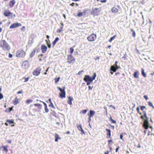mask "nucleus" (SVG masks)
<instances>
[{"mask_svg":"<svg viewBox=\"0 0 154 154\" xmlns=\"http://www.w3.org/2000/svg\"><path fill=\"white\" fill-rule=\"evenodd\" d=\"M0 47L4 51H9L11 47L8 43L5 40H1L0 41Z\"/></svg>","mask_w":154,"mask_h":154,"instance_id":"f257e3e1","label":"nucleus"},{"mask_svg":"<svg viewBox=\"0 0 154 154\" xmlns=\"http://www.w3.org/2000/svg\"><path fill=\"white\" fill-rule=\"evenodd\" d=\"M26 55V52L23 49L17 50L16 53V56L18 58H23Z\"/></svg>","mask_w":154,"mask_h":154,"instance_id":"f03ea898","label":"nucleus"},{"mask_svg":"<svg viewBox=\"0 0 154 154\" xmlns=\"http://www.w3.org/2000/svg\"><path fill=\"white\" fill-rule=\"evenodd\" d=\"M96 76V75L95 73L94 74V75L92 78L89 75H85V77L84 78L83 80L85 82H87V81L92 82L93 80L95 79Z\"/></svg>","mask_w":154,"mask_h":154,"instance_id":"7ed1b4c3","label":"nucleus"},{"mask_svg":"<svg viewBox=\"0 0 154 154\" xmlns=\"http://www.w3.org/2000/svg\"><path fill=\"white\" fill-rule=\"evenodd\" d=\"M97 35L96 34L92 33L87 37V40L90 42L94 41L97 39Z\"/></svg>","mask_w":154,"mask_h":154,"instance_id":"20e7f679","label":"nucleus"},{"mask_svg":"<svg viewBox=\"0 0 154 154\" xmlns=\"http://www.w3.org/2000/svg\"><path fill=\"white\" fill-rule=\"evenodd\" d=\"M67 63L69 64H73L75 61V59L73 58V57L71 54L68 55H67Z\"/></svg>","mask_w":154,"mask_h":154,"instance_id":"39448f33","label":"nucleus"},{"mask_svg":"<svg viewBox=\"0 0 154 154\" xmlns=\"http://www.w3.org/2000/svg\"><path fill=\"white\" fill-rule=\"evenodd\" d=\"M57 88L61 92V93L59 94L60 97L62 98H65L66 95L65 91V87H63V89H62L60 87H58Z\"/></svg>","mask_w":154,"mask_h":154,"instance_id":"423d86ee","label":"nucleus"},{"mask_svg":"<svg viewBox=\"0 0 154 154\" xmlns=\"http://www.w3.org/2000/svg\"><path fill=\"white\" fill-rule=\"evenodd\" d=\"M41 68L40 67H38L35 69L32 72V74L35 76H38L40 73Z\"/></svg>","mask_w":154,"mask_h":154,"instance_id":"0eeeda50","label":"nucleus"},{"mask_svg":"<svg viewBox=\"0 0 154 154\" xmlns=\"http://www.w3.org/2000/svg\"><path fill=\"white\" fill-rule=\"evenodd\" d=\"M3 15L5 17H11V18L13 17V13L8 10H5L3 12Z\"/></svg>","mask_w":154,"mask_h":154,"instance_id":"6e6552de","label":"nucleus"},{"mask_svg":"<svg viewBox=\"0 0 154 154\" xmlns=\"http://www.w3.org/2000/svg\"><path fill=\"white\" fill-rule=\"evenodd\" d=\"M29 66V63L28 61L27 60H25L23 62L22 65V68L24 69H27Z\"/></svg>","mask_w":154,"mask_h":154,"instance_id":"1a4fd4ad","label":"nucleus"},{"mask_svg":"<svg viewBox=\"0 0 154 154\" xmlns=\"http://www.w3.org/2000/svg\"><path fill=\"white\" fill-rule=\"evenodd\" d=\"M95 114V112L93 110H90L89 112L88 113L87 115L88 116V122H90L91 121V118Z\"/></svg>","mask_w":154,"mask_h":154,"instance_id":"9d476101","label":"nucleus"},{"mask_svg":"<svg viewBox=\"0 0 154 154\" xmlns=\"http://www.w3.org/2000/svg\"><path fill=\"white\" fill-rule=\"evenodd\" d=\"M99 12L100 10L98 8H95L91 12V14L94 16H97L99 14Z\"/></svg>","mask_w":154,"mask_h":154,"instance_id":"9b49d317","label":"nucleus"},{"mask_svg":"<svg viewBox=\"0 0 154 154\" xmlns=\"http://www.w3.org/2000/svg\"><path fill=\"white\" fill-rule=\"evenodd\" d=\"M21 26L22 25L20 23H16L12 24L10 26V29L15 28L19 26Z\"/></svg>","mask_w":154,"mask_h":154,"instance_id":"f8f14e48","label":"nucleus"},{"mask_svg":"<svg viewBox=\"0 0 154 154\" xmlns=\"http://www.w3.org/2000/svg\"><path fill=\"white\" fill-rule=\"evenodd\" d=\"M143 126L145 129H147L149 127V122L147 120H144Z\"/></svg>","mask_w":154,"mask_h":154,"instance_id":"ddd939ff","label":"nucleus"},{"mask_svg":"<svg viewBox=\"0 0 154 154\" xmlns=\"http://www.w3.org/2000/svg\"><path fill=\"white\" fill-rule=\"evenodd\" d=\"M41 49L42 52L43 53H44L46 51L47 49V48L44 45H41Z\"/></svg>","mask_w":154,"mask_h":154,"instance_id":"4468645a","label":"nucleus"},{"mask_svg":"<svg viewBox=\"0 0 154 154\" xmlns=\"http://www.w3.org/2000/svg\"><path fill=\"white\" fill-rule=\"evenodd\" d=\"M16 3V1L15 0H11L9 2L8 5L10 8L13 7Z\"/></svg>","mask_w":154,"mask_h":154,"instance_id":"2eb2a0df","label":"nucleus"},{"mask_svg":"<svg viewBox=\"0 0 154 154\" xmlns=\"http://www.w3.org/2000/svg\"><path fill=\"white\" fill-rule=\"evenodd\" d=\"M106 137L108 138L111 137V131L108 129H106Z\"/></svg>","mask_w":154,"mask_h":154,"instance_id":"dca6fc26","label":"nucleus"},{"mask_svg":"<svg viewBox=\"0 0 154 154\" xmlns=\"http://www.w3.org/2000/svg\"><path fill=\"white\" fill-rule=\"evenodd\" d=\"M54 137H55V141L56 142H57L59 140H60L61 139V137H59V135L57 133L55 134Z\"/></svg>","mask_w":154,"mask_h":154,"instance_id":"f3484780","label":"nucleus"},{"mask_svg":"<svg viewBox=\"0 0 154 154\" xmlns=\"http://www.w3.org/2000/svg\"><path fill=\"white\" fill-rule=\"evenodd\" d=\"M77 127L79 131H81V134H84V130H83V129L82 128L81 125H77Z\"/></svg>","mask_w":154,"mask_h":154,"instance_id":"a211bd4d","label":"nucleus"},{"mask_svg":"<svg viewBox=\"0 0 154 154\" xmlns=\"http://www.w3.org/2000/svg\"><path fill=\"white\" fill-rule=\"evenodd\" d=\"M13 104L16 105L19 103V100L17 97H15L14 100L13 101Z\"/></svg>","mask_w":154,"mask_h":154,"instance_id":"6ab92c4d","label":"nucleus"},{"mask_svg":"<svg viewBox=\"0 0 154 154\" xmlns=\"http://www.w3.org/2000/svg\"><path fill=\"white\" fill-rule=\"evenodd\" d=\"M8 146H2L1 147V148H2L3 149L2 150V151H5L6 153H7L8 151Z\"/></svg>","mask_w":154,"mask_h":154,"instance_id":"aec40b11","label":"nucleus"},{"mask_svg":"<svg viewBox=\"0 0 154 154\" xmlns=\"http://www.w3.org/2000/svg\"><path fill=\"white\" fill-rule=\"evenodd\" d=\"M59 40V38L57 37H56L54 40L53 42L52 43L53 47L58 42V41Z\"/></svg>","mask_w":154,"mask_h":154,"instance_id":"412c9836","label":"nucleus"},{"mask_svg":"<svg viewBox=\"0 0 154 154\" xmlns=\"http://www.w3.org/2000/svg\"><path fill=\"white\" fill-rule=\"evenodd\" d=\"M6 122L9 123L11 126H14V122L13 120H7Z\"/></svg>","mask_w":154,"mask_h":154,"instance_id":"4be33fe9","label":"nucleus"},{"mask_svg":"<svg viewBox=\"0 0 154 154\" xmlns=\"http://www.w3.org/2000/svg\"><path fill=\"white\" fill-rule=\"evenodd\" d=\"M69 100H67V103L69 105L72 104V101L73 100V98H72L70 97L69 96L68 97Z\"/></svg>","mask_w":154,"mask_h":154,"instance_id":"5701e85b","label":"nucleus"},{"mask_svg":"<svg viewBox=\"0 0 154 154\" xmlns=\"http://www.w3.org/2000/svg\"><path fill=\"white\" fill-rule=\"evenodd\" d=\"M111 11L113 13H116L118 12V9L116 8L113 7L112 8Z\"/></svg>","mask_w":154,"mask_h":154,"instance_id":"b1692460","label":"nucleus"},{"mask_svg":"<svg viewBox=\"0 0 154 154\" xmlns=\"http://www.w3.org/2000/svg\"><path fill=\"white\" fill-rule=\"evenodd\" d=\"M118 68V67L115 68L114 66H111L110 69L111 70L113 71V72H115Z\"/></svg>","mask_w":154,"mask_h":154,"instance_id":"393cba45","label":"nucleus"},{"mask_svg":"<svg viewBox=\"0 0 154 154\" xmlns=\"http://www.w3.org/2000/svg\"><path fill=\"white\" fill-rule=\"evenodd\" d=\"M138 72L136 71L135 72L134 74V76L135 78H139L138 75Z\"/></svg>","mask_w":154,"mask_h":154,"instance_id":"a878e982","label":"nucleus"},{"mask_svg":"<svg viewBox=\"0 0 154 154\" xmlns=\"http://www.w3.org/2000/svg\"><path fill=\"white\" fill-rule=\"evenodd\" d=\"M45 106V109L46 112H48L49 111V110L47 106L46 103L44 102H43Z\"/></svg>","mask_w":154,"mask_h":154,"instance_id":"bb28decb","label":"nucleus"},{"mask_svg":"<svg viewBox=\"0 0 154 154\" xmlns=\"http://www.w3.org/2000/svg\"><path fill=\"white\" fill-rule=\"evenodd\" d=\"M33 101L32 100L30 99H27L25 101V103L28 105L32 102Z\"/></svg>","mask_w":154,"mask_h":154,"instance_id":"cd10ccee","label":"nucleus"},{"mask_svg":"<svg viewBox=\"0 0 154 154\" xmlns=\"http://www.w3.org/2000/svg\"><path fill=\"white\" fill-rule=\"evenodd\" d=\"M109 120L112 123H114V124H116V121L113 120L112 118V117L111 116H110L109 117Z\"/></svg>","mask_w":154,"mask_h":154,"instance_id":"c85d7f7f","label":"nucleus"},{"mask_svg":"<svg viewBox=\"0 0 154 154\" xmlns=\"http://www.w3.org/2000/svg\"><path fill=\"white\" fill-rule=\"evenodd\" d=\"M142 75L144 77H146V74L145 73L144 70L143 69H142Z\"/></svg>","mask_w":154,"mask_h":154,"instance_id":"c756f323","label":"nucleus"},{"mask_svg":"<svg viewBox=\"0 0 154 154\" xmlns=\"http://www.w3.org/2000/svg\"><path fill=\"white\" fill-rule=\"evenodd\" d=\"M144 117L146 118L145 119H144V120H147V121H148V118L147 117L146 112H144Z\"/></svg>","mask_w":154,"mask_h":154,"instance_id":"7c9ffc66","label":"nucleus"},{"mask_svg":"<svg viewBox=\"0 0 154 154\" xmlns=\"http://www.w3.org/2000/svg\"><path fill=\"white\" fill-rule=\"evenodd\" d=\"M35 50H34L32 52V53H31L30 55V57H32L34 56V55L35 54Z\"/></svg>","mask_w":154,"mask_h":154,"instance_id":"2f4dec72","label":"nucleus"},{"mask_svg":"<svg viewBox=\"0 0 154 154\" xmlns=\"http://www.w3.org/2000/svg\"><path fill=\"white\" fill-rule=\"evenodd\" d=\"M87 111V109L82 110L81 111V112H82L83 114H85L86 113Z\"/></svg>","mask_w":154,"mask_h":154,"instance_id":"473e14b6","label":"nucleus"},{"mask_svg":"<svg viewBox=\"0 0 154 154\" xmlns=\"http://www.w3.org/2000/svg\"><path fill=\"white\" fill-rule=\"evenodd\" d=\"M63 26H61L59 29L57 30V32L58 33H60L62 32V31L63 30Z\"/></svg>","mask_w":154,"mask_h":154,"instance_id":"72a5a7b5","label":"nucleus"},{"mask_svg":"<svg viewBox=\"0 0 154 154\" xmlns=\"http://www.w3.org/2000/svg\"><path fill=\"white\" fill-rule=\"evenodd\" d=\"M116 35H114L113 36H112V37H111L110 38V39L109 40V42H111L115 38H116Z\"/></svg>","mask_w":154,"mask_h":154,"instance_id":"f704fd0d","label":"nucleus"},{"mask_svg":"<svg viewBox=\"0 0 154 154\" xmlns=\"http://www.w3.org/2000/svg\"><path fill=\"white\" fill-rule=\"evenodd\" d=\"M131 31L133 32V33L132 34V36L134 37H135V36H136V34H135V32L132 29H131Z\"/></svg>","mask_w":154,"mask_h":154,"instance_id":"c9c22d12","label":"nucleus"},{"mask_svg":"<svg viewBox=\"0 0 154 154\" xmlns=\"http://www.w3.org/2000/svg\"><path fill=\"white\" fill-rule=\"evenodd\" d=\"M43 56V55L42 54H41L40 55H39L38 56V57L39 58V61H41L42 60V56Z\"/></svg>","mask_w":154,"mask_h":154,"instance_id":"e433bc0d","label":"nucleus"},{"mask_svg":"<svg viewBox=\"0 0 154 154\" xmlns=\"http://www.w3.org/2000/svg\"><path fill=\"white\" fill-rule=\"evenodd\" d=\"M34 105L35 106H37L38 108L41 109V105L39 104H34Z\"/></svg>","mask_w":154,"mask_h":154,"instance_id":"4c0bfd02","label":"nucleus"},{"mask_svg":"<svg viewBox=\"0 0 154 154\" xmlns=\"http://www.w3.org/2000/svg\"><path fill=\"white\" fill-rule=\"evenodd\" d=\"M60 79V78L59 77H58V78H55L54 80H55V82L56 83H57V82H58Z\"/></svg>","mask_w":154,"mask_h":154,"instance_id":"58836bf2","label":"nucleus"},{"mask_svg":"<svg viewBox=\"0 0 154 154\" xmlns=\"http://www.w3.org/2000/svg\"><path fill=\"white\" fill-rule=\"evenodd\" d=\"M148 104L150 106L152 107L153 109H154V106H153V105L152 104L151 102H149L148 103Z\"/></svg>","mask_w":154,"mask_h":154,"instance_id":"ea45409f","label":"nucleus"},{"mask_svg":"<svg viewBox=\"0 0 154 154\" xmlns=\"http://www.w3.org/2000/svg\"><path fill=\"white\" fill-rule=\"evenodd\" d=\"M23 79H24V82H26L28 81L29 79V77H28L27 78L24 77Z\"/></svg>","mask_w":154,"mask_h":154,"instance_id":"a19ab883","label":"nucleus"},{"mask_svg":"<svg viewBox=\"0 0 154 154\" xmlns=\"http://www.w3.org/2000/svg\"><path fill=\"white\" fill-rule=\"evenodd\" d=\"M70 50V53L71 54H72L73 52L74 51V50L73 48H70L69 49Z\"/></svg>","mask_w":154,"mask_h":154,"instance_id":"79ce46f5","label":"nucleus"},{"mask_svg":"<svg viewBox=\"0 0 154 154\" xmlns=\"http://www.w3.org/2000/svg\"><path fill=\"white\" fill-rule=\"evenodd\" d=\"M82 12H79L77 14V16L79 17H81L82 16Z\"/></svg>","mask_w":154,"mask_h":154,"instance_id":"37998d69","label":"nucleus"},{"mask_svg":"<svg viewBox=\"0 0 154 154\" xmlns=\"http://www.w3.org/2000/svg\"><path fill=\"white\" fill-rule=\"evenodd\" d=\"M49 106L50 107H51L53 108H54V106L52 103H50V104L49 105Z\"/></svg>","mask_w":154,"mask_h":154,"instance_id":"c03bdc74","label":"nucleus"},{"mask_svg":"<svg viewBox=\"0 0 154 154\" xmlns=\"http://www.w3.org/2000/svg\"><path fill=\"white\" fill-rule=\"evenodd\" d=\"M145 108L146 106H142L140 107V110H143Z\"/></svg>","mask_w":154,"mask_h":154,"instance_id":"a18cd8bd","label":"nucleus"},{"mask_svg":"<svg viewBox=\"0 0 154 154\" xmlns=\"http://www.w3.org/2000/svg\"><path fill=\"white\" fill-rule=\"evenodd\" d=\"M45 41L47 42V45L48 48H50L51 47V45L48 44V41H47V40H46Z\"/></svg>","mask_w":154,"mask_h":154,"instance_id":"49530a36","label":"nucleus"},{"mask_svg":"<svg viewBox=\"0 0 154 154\" xmlns=\"http://www.w3.org/2000/svg\"><path fill=\"white\" fill-rule=\"evenodd\" d=\"M23 93V90H20V91L17 92V93L18 94H22Z\"/></svg>","mask_w":154,"mask_h":154,"instance_id":"de8ad7c7","label":"nucleus"},{"mask_svg":"<svg viewBox=\"0 0 154 154\" xmlns=\"http://www.w3.org/2000/svg\"><path fill=\"white\" fill-rule=\"evenodd\" d=\"M123 133H122L120 135V138L121 139L123 140Z\"/></svg>","mask_w":154,"mask_h":154,"instance_id":"09e8293b","label":"nucleus"},{"mask_svg":"<svg viewBox=\"0 0 154 154\" xmlns=\"http://www.w3.org/2000/svg\"><path fill=\"white\" fill-rule=\"evenodd\" d=\"M3 98V96L2 94V93H0V99H2Z\"/></svg>","mask_w":154,"mask_h":154,"instance_id":"8fccbe9b","label":"nucleus"},{"mask_svg":"<svg viewBox=\"0 0 154 154\" xmlns=\"http://www.w3.org/2000/svg\"><path fill=\"white\" fill-rule=\"evenodd\" d=\"M25 28V26H22L21 29V30L22 31H24Z\"/></svg>","mask_w":154,"mask_h":154,"instance_id":"3c124183","label":"nucleus"},{"mask_svg":"<svg viewBox=\"0 0 154 154\" xmlns=\"http://www.w3.org/2000/svg\"><path fill=\"white\" fill-rule=\"evenodd\" d=\"M109 107H112L114 109H115V107L112 105H109Z\"/></svg>","mask_w":154,"mask_h":154,"instance_id":"603ef678","label":"nucleus"},{"mask_svg":"<svg viewBox=\"0 0 154 154\" xmlns=\"http://www.w3.org/2000/svg\"><path fill=\"white\" fill-rule=\"evenodd\" d=\"M107 1L106 0H101L100 1V2L101 3H104Z\"/></svg>","mask_w":154,"mask_h":154,"instance_id":"864d4df0","label":"nucleus"},{"mask_svg":"<svg viewBox=\"0 0 154 154\" xmlns=\"http://www.w3.org/2000/svg\"><path fill=\"white\" fill-rule=\"evenodd\" d=\"M8 57L9 58H11L12 57V55L9 53V54Z\"/></svg>","mask_w":154,"mask_h":154,"instance_id":"5fc2aeb1","label":"nucleus"},{"mask_svg":"<svg viewBox=\"0 0 154 154\" xmlns=\"http://www.w3.org/2000/svg\"><path fill=\"white\" fill-rule=\"evenodd\" d=\"M143 97L146 99V100H147L148 99V97L146 95H144L143 96Z\"/></svg>","mask_w":154,"mask_h":154,"instance_id":"6e6d98bb","label":"nucleus"},{"mask_svg":"<svg viewBox=\"0 0 154 154\" xmlns=\"http://www.w3.org/2000/svg\"><path fill=\"white\" fill-rule=\"evenodd\" d=\"M136 110L137 111V112L138 113H140V110L139 108L138 107H137L136 109Z\"/></svg>","mask_w":154,"mask_h":154,"instance_id":"4d7b16f0","label":"nucleus"},{"mask_svg":"<svg viewBox=\"0 0 154 154\" xmlns=\"http://www.w3.org/2000/svg\"><path fill=\"white\" fill-rule=\"evenodd\" d=\"M74 5L75 3L74 2H72L70 4V5L71 6H73Z\"/></svg>","mask_w":154,"mask_h":154,"instance_id":"13d9d810","label":"nucleus"},{"mask_svg":"<svg viewBox=\"0 0 154 154\" xmlns=\"http://www.w3.org/2000/svg\"><path fill=\"white\" fill-rule=\"evenodd\" d=\"M109 149L110 151H111L112 150V148L111 146L109 145Z\"/></svg>","mask_w":154,"mask_h":154,"instance_id":"bf43d9fd","label":"nucleus"},{"mask_svg":"<svg viewBox=\"0 0 154 154\" xmlns=\"http://www.w3.org/2000/svg\"><path fill=\"white\" fill-rule=\"evenodd\" d=\"M112 142V140H109L108 141V145H109V144L111 142Z\"/></svg>","mask_w":154,"mask_h":154,"instance_id":"052dcab7","label":"nucleus"},{"mask_svg":"<svg viewBox=\"0 0 154 154\" xmlns=\"http://www.w3.org/2000/svg\"><path fill=\"white\" fill-rule=\"evenodd\" d=\"M87 82V85H89L90 84L91 82H90L89 81H87V82Z\"/></svg>","mask_w":154,"mask_h":154,"instance_id":"680f3d73","label":"nucleus"},{"mask_svg":"<svg viewBox=\"0 0 154 154\" xmlns=\"http://www.w3.org/2000/svg\"><path fill=\"white\" fill-rule=\"evenodd\" d=\"M9 112H10L13 109V107H11L10 108H9Z\"/></svg>","mask_w":154,"mask_h":154,"instance_id":"e2e57ef3","label":"nucleus"},{"mask_svg":"<svg viewBox=\"0 0 154 154\" xmlns=\"http://www.w3.org/2000/svg\"><path fill=\"white\" fill-rule=\"evenodd\" d=\"M109 151H107L106 152H105L104 153V154H109Z\"/></svg>","mask_w":154,"mask_h":154,"instance_id":"0e129e2a","label":"nucleus"},{"mask_svg":"<svg viewBox=\"0 0 154 154\" xmlns=\"http://www.w3.org/2000/svg\"><path fill=\"white\" fill-rule=\"evenodd\" d=\"M119 148V146H118L116 148V152H117L118 151Z\"/></svg>","mask_w":154,"mask_h":154,"instance_id":"69168bd1","label":"nucleus"},{"mask_svg":"<svg viewBox=\"0 0 154 154\" xmlns=\"http://www.w3.org/2000/svg\"><path fill=\"white\" fill-rule=\"evenodd\" d=\"M83 72V70H82V71H79L78 73V75H80V73H81L82 72Z\"/></svg>","mask_w":154,"mask_h":154,"instance_id":"338daca9","label":"nucleus"},{"mask_svg":"<svg viewBox=\"0 0 154 154\" xmlns=\"http://www.w3.org/2000/svg\"><path fill=\"white\" fill-rule=\"evenodd\" d=\"M104 109L105 110L106 112L107 113V108L106 107H104Z\"/></svg>","mask_w":154,"mask_h":154,"instance_id":"774afa93","label":"nucleus"}]
</instances>
